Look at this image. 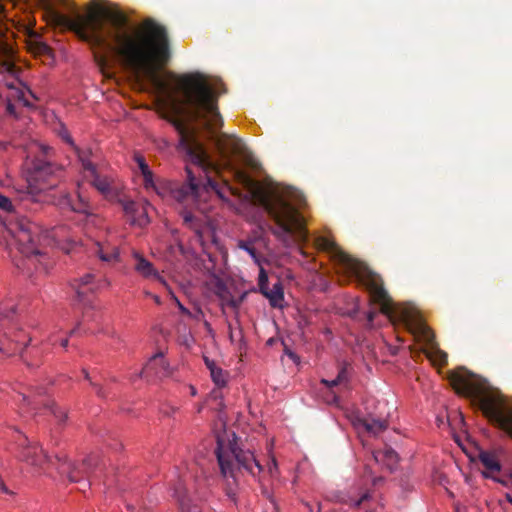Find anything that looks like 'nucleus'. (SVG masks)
Masks as SVG:
<instances>
[{
	"label": "nucleus",
	"instance_id": "f257e3e1",
	"mask_svg": "<svg viewBox=\"0 0 512 512\" xmlns=\"http://www.w3.org/2000/svg\"><path fill=\"white\" fill-rule=\"evenodd\" d=\"M36 1L46 7L57 26L73 31L94 48L118 54L136 76L146 77L156 92L170 101L172 115L167 119L179 134V147L188 162L203 171L231 172L273 220L270 231L285 247L307 241L308 231L299 210L283 196L264 191L234 161V157L250 161L251 152L244 141L233 134L218 133L223 126L218 98L226 92L224 85L210 82L199 72H168L167 79L158 75L157 69L171 56L165 27L147 19L141 29L131 33L127 17L101 0H93L86 14L62 0L71 15L55 9L50 0Z\"/></svg>",
	"mask_w": 512,
	"mask_h": 512
},
{
	"label": "nucleus",
	"instance_id": "f03ea898",
	"mask_svg": "<svg viewBox=\"0 0 512 512\" xmlns=\"http://www.w3.org/2000/svg\"><path fill=\"white\" fill-rule=\"evenodd\" d=\"M316 244L319 249L331 253L333 260L369 292L373 303L380 306V312L388 317L393 324H402L417 341L426 346L428 357L438 355L441 362L447 359L446 353L438 348L433 331L424 323L419 311L409 304H395L384 288L382 277L367 265L341 250L338 245L327 237H318Z\"/></svg>",
	"mask_w": 512,
	"mask_h": 512
},
{
	"label": "nucleus",
	"instance_id": "7ed1b4c3",
	"mask_svg": "<svg viewBox=\"0 0 512 512\" xmlns=\"http://www.w3.org/2000/svg\"><path fill=\"white\" fill-rule=\"evenodd\" d=\"M68 240V230L65 226L54 227L40 235L39 227L27 218L10 221L2 235V241L12 262L28 276L32 275L33 270L46 272L48 269L46 253L40 248L43 244L60 246Z\"/></svg>",
	"mask_w": 512,
	"mask_h": 512
},
{
	"label": "nucleus",
	"instance_id": "20e7f679",
	"mask_svg": "<svg viewBox=\"0 0 512 512\" xmlns=\"http://www.w3.org/2000/svg\"><path fill=\"white\" fill-rule=\"evenodd\" d=\"M449 380L457 394L470 399L471 404L481 410L490 422L512 438V407L506 404L498 390L465 368L452 372Z\"/></svg>",
	"mask_w": 512,
	"mask_h": 512
},
{
	"label": "nucleus",
	"instance_id": "39448f33",
	"mask_svg": "<svg viewBox=\"0 0 512 512\" xmlns=\"http://www.w3.org/2000/svg\"><path fill=\"white\" fill-rule=\"evenodd\" d=\"M52 148L44 145L38 146V153L34 158L27 162V182L28 190L23 197L24 202L31 203H49V200L37 199L40 195L54 196L58 191L53 192L58 187L63 174L62 165L53 161L50 152Z\"/></svg>",
	"mask_w": 512,
	"mask_h": 512
},
{
	"label": "nucleus",
	"instance_id": "423d86ee",
	"mask_svg": "<svg viewBox=\"0 0 512 512\" xmlns=\"http://www.w3.org/2000/svg\"><path fill=\"white\" fill-rule=\"evenodd\" d=\"M186 173V183L158 182L154 191L162 198L170 195L174 200L182 204L183 208L180 211V215L183 218L184 224L199 233L201 228L200 220L193 214L192 208L197 204L201 185L197 181L194 171L188 165L186 166Z\"/></svg>",
	"mask_w": 512,
	"mask_h": 512
},
{
	"label": "nucleus",
	"instance_id": "0eeeda50",
	"mask_svg": "<svg viewBox=\"0 0 512 512\" xmlns=\"http://www.w3.org/2000/svg\"><path fill=\"white\" fill-rule=\"evenodd\" d=\"M216 456L223 477L232 478L233 483L236 482L237 473L241 469L253 476L262 471V466L251 451L240 449L231 441L226 445L221 438H218Z\"/></svg>",
	"mask_w": 512,
	"mask_h": 512
},
{
	"label": "nucleus",
	"instance_id": "6e6552de",
	"mask_svg": "<svg viewBox=\"0 0 512 512\" xmlns=\"http://www.w3.org/2000/svg\"><path fill=\"white\" fill-rule=\"evenodd\" d=\"M16 318V306L13 304L3 303L0 305V353L6 357L15 355L20 351L21 358L28 367L38 366L37 362L29 360L26 354L21 350L24 336L21 332H17L14 338L7 333V329H11Z\"/></svg>",
	"mask_w": 512,
	"mask_h": 512
},
{
	"label": "nucleus",
	"instance_id": "1a4fd4ad",
	"mask_svg": "<svg viewBox=\"0 0 512 512\" xmlns=\"http://www.w3.org/2000/svg\"><path fill=\"white\" fill-rule=\"evenodd\" d=\"M57 470L60 474H66L70 482H82L83 486H89L98 467V457L90 455L81 464H72L66 456H56Z\"/></svg>",
	"mask_w": 512,
	"mask_h": 512
},
{
	"label": "nucleus",
	"instance_id": "9d476101",
	"mask_svg": "<svg viewBox=\"0 0 512 512\" xmlns=\"http://www.w3.org/2000/svg\"><path fill=\"white\" fill-rule=\"evenodd\" d=\"M16 444V457L19 461L25 462L36 469L43 470L50 464L54 465L38 442L30 441L25 435H21L16 440Z\"/></svg>",
	"mask_w": 512,
	"mask_h": 512
},
{
	"label": "nucleus",
	"instance_id": "9b49d317",
	"mask_svg": "<svg viewBox=\"0 0 512 512\" xmlns=\"http://www.w3.org/2000/svg\"><path fill=\"white\" fill-rule=\"evenodd\" d=\"M39 200H49L50 204H53L61 209H68L76 213L90 214L92 212V205L88 196L86 195L82 183H77V199L73 200L71 195L65 190H59L58 195L54 198L45 195L38 196Z\"/></svg>",
	"mask_w": 512,
	"mask_h": 512
},
{
	"label": "nucleus",
	"instance_id": "f8f14e48",
	"mask_svg": "<svg viewBox=\"0 0 512 512\" xmlns=\"http://www.w3.org/2000/svg\"><path fill=\"white\" fill-rule=\"evenodd\" d=\"M336 501L348 505L351 508L362 509L366 512L375 511L377 505L372 491L360 486H353L345 492L338 493Z\"/></svg>",
	"mask_w": 512,
	"mask_h": 512
},
{
	"label": "nucleus",
	"instance_id": "ddd939ff",
	"mask_svg": "<svg viewBox=\"0 0 512 512\" xmlns=\"http://www.w3.org/2000/svg\"><path fill=\"white\" fill-rule=\"evenodd\" d=\"M171 373L170 366L163 354L157 353L150 358L139 376L149 377L155 375L156 377H167Z\"/></svg>",
	"mask_w": 512,
	"mask_h": 512
},
{
	"label": "nucleus",
	"instance_id": "4468645a",
	"mask_svg": "<svg viewBox=\"0 0 512 512\" xmlns=\"http://www.w3.org/2000/svg\"><path fill=\"white\" fill-rule=\"evenodd\" d=\"M93 252L102 262L112 264L119 261L118 246L107 240L96 241L94 243Z\"/></svg>",
	"mask_w": 512,
	"mask_h": 512
},
{
	"label": "nucleus",
	"instance_id": "2eb2a0df",
	"mask_svg": "<svg viewBox=\"0 0 512 512\" xmlns=\"http://www.w3.org/2000/svg\"><path fill=\"white\" fill-rule=\"evenodd\" d=\"M90 185L93 186L101 195L105 198H113L116 195L115 188L113 186V179L106 175H101L98 170L95 174H91Z\"/></svg>",
	"mask_w": 512,
	"mask_h": 512
},
{
	"label": "nucleus",
	"instance_id": "dca6fc26",
	"mask_svg": "<svg viewBox=\"0 0 512 512\" xmlns=\"http://www.w3.org/2000/svg\"><path fill=\"white\" fill-rule=\"evenodd\" d=\"M359 422L367 432L373 435H378L388 428L387 417L383 416L382 414L376 415L373 413H368V415L360 419Z\"/></svg>",
	"mask_w": 512,
	"mask_h": 512
},
{
	"label": "nucleus",
	"instance_id": "f3484780",
	"mask_svg": "<svg viewBox=\"0 0 512 512\" xmlns=\"http://www.w3.org/2000/svg\"><path fill=\"white\" fill-rule=\"evenodd\" d=\"M136 259L135 270L141 274L143 277H153L158 280L162 284H166L165 280L159 275V273L155 270L153 264L149 262L147 259L139 255L138 253L134 254Z\"/></svg>",
	"mask_w": 512,
	"mask_h": 512
},
{
	"label": "nucleus",
	"instance_id": "a211bd4d",
	"mask_svg": "<svg viewBox=\"0 0 512 512\" xmlns=\"http://www.w3.org/2000/svg\"><path fill=\"white\" fill-rule=\"evenodd\" d=\"M74 149L77 154L78 161L81 164L84 177H86V173L89 175L95 174L97 166L92 161L93 154L91 149H80L78 147H74Z\"/></svg>",
	"mask_w": 512,
	"mask_h": 512
},
{
	"label": "nucleus",
	"instance_id": "6ab92c4d",
	"mask_svg": "<svg viewBox=\"0 0 512 512\" xmlns=\"http://www.w3.org/2000/svg\"><path fill=\"white\" fill-rule=\"evenodd\" d=\"M373 457L376 462L385 465L390 471H392L398 462V454L392 448H385L373 453Z\"/></svg>",
	"mask_w": 512,
	"mask_h": 512
},
{
	"label": "nucleus",
	"instance_id": "aec40b11",
	"mask_svg": "<svg viewBox=\"0 0 512 512\" xmlns=\"http://www.w3.org/2000/svg\"><path fill=\"white\" fill-rule=\"evenodd\" d=\"M263 296L269 300V303L272 307H282L284 291L281 281L278 280L275 284H273L271 289L268 288V290L264 292Z\"/></svg>",
	"mask_w": 512,
	"mask_h": 512
},
{
	"label": "nucleus",
	"instance_id": "412c9836",
	"mask_svg": "<svg viewBox=\"0 0 512 512\" xmlns=\"http://www.w3.org/2000/svg\"><path fill=\"white\" fill-rule=\"evenodd\" d=\"M93 279V275L88 273L81 277L79 280H75L72 284L73 288L76 291L77 298L80 302L85 301V297L87 292H92L94 290L93 287H88L89 284H91V281Z\"/></svg>",
	"mask_w": 512,
	"mask_h": 512
},
{
	"label": "nucleus",
	"instance_id": "4be33fe9",
	"mask_svg": "<svg viewBox=\"0 0 512 512\" xmlns=\"http://www.w3.org/2000/svg\"><path fill=\"white\" fill-rule=\"evenodd\" d=\"M479 460L489 472L494 473L500 471V463L494 453L481 451L479 454Z\"/></svg>",
	"mask_w": 512,
	"mask_h": 512
},
{
	"label": "nucleus",
	"instance_id": "5701e85b",
	"mask_svg": "<svg viewBox=\"0 0 512 512\" xmlns=\"http://www.w3.org/2000/svg\"><path fill=\"white\" fill-rule=\"evenodd\" d=\"M348 382V370L347 367H342L339 371L337 377L331 381L323 379L322 383L325 384L327 387H335L341 384H346Z\"/></svg>",
	"mask_w": 512,
	"mask_h": 512
},
{
	"label": "nucleus",
	"instance_id": "b1692460",
	"mask_svg": "<svg viewBox=\"0 0 512 512\" xmlns=\"http://www.w3.org/2000/svg\"><path fill=\"white\" fill-rule=\"evenodd\" d=\"M41 393V390H37L33 394L19 393V397L21 398L23 404L31 406V410H36L40 404L37 401L36 396L41 395Z\"/></svg>",
	"mask_w": 512,
	"mask_h": 512
},
{
	"label": "nucleus",
	"instance_id": "393cba45",
	"mask_svg": "<svg viewBox=\"0 0 512 512\" xmlns=\"http://www.w3.org/2000/svg\"><path fill=\"white\" fill-rule=\"evenodd\" d=\"M47 409H49L51 411V413L53 414V416L58 420V423L59 424H63L65 423L66 419H67V412L58 407L56 404L54 403H44L43 404Z\"/></svg>",
	"mask_w": 512,
	"mask_h": 512
},
{
	"label": "nucleus",
	"instance_id": "a878e982",
	"mask_svg": "<svg viewBox=\"0 0 512 512\" xmlns=\"http://www.w3.org/2000/svg\"><path fill=\"white\" fill-rule=\"evenodd\" d=\"M211 378L218 387H224L226 385V373L219 367L213 366L211 369Z\"/></svg>",
	"mask_w": 512,
	"mask_h": 512
},
{
	"label": "nucleus",
	"instance_id": "bb28decb",
	"mask_svg": "<svg viewBox=\"0 0 512 512\" xmlns=\"http://www.w3.org/2000/svg\"><path fill=\"white\" fill-rule=\"evenodd\" d=\"M259 292L263 295L268 290V275L264 268H260L258 276Z\"/></svg>",
	"mask_w": 512,
	"mask_h": 512
},
{
	"label": "nucleus",
	"instance_id": "cd10ccee",
	"mask_svg": "<svg viewBox=\"0 0 512 512\" xmlns=\"http://www.w3.org/2000/svg\"><path fill=\"white\" fill-rule=\"evenodd\" d=\"M498 482L510 489V492L505 494V498L510 504H512V471L508 475L498 479Z\"/></svg>",
	"mask_w": 512,
	"mask_h": 512
},
{
	"label": "nucleus",
	"instance_id": "c85d7f7f",
	"mask_svg": "<svg viewBox=\"0 0 512 512\" xmlns=\"http://www.w3.org/2000/svg\"><path fill=\"white\" fill-rule=\"evenodd\" d=\"M134 160L137 163L142 175L149 174V172L151 170H150L148 164L146 163L145 158L141 154L136 153L134 155Z\"/></svg>",
	"mask_w": 512,
	"mask_h": 512
},
{
	"label": "nucleus",
	"instance_id": "c756f323",
	"mask_svg": "<svg viewBox=\"0 0 512 512\" xmlns=\"http://www.w3.org/2000/svg\"><path fill=\"white\" fill-rule=\"evenodd\" d=\"M123 209L126 214H130L132 216H134L135 214H137L139 212V207H138L137 203L134 201H126L123 204Z\"/></svg>",
	"mask_w": 512,
	"mask_h": 512
},
{
	"label": "nucleus",
	"instance_id": "7c9ffc66",
	"mask_svg": "<svg viewBox=\"0 0 512 512\" xmlns=\"http://www.w3.org/2000/svg\"><path fill=\"white\" fill-rule=\"evenodd\" d=\"M143 178H144L145 188L146 189L152 188L154 190L155 186H157V183L154 182L152 171H150L149 174H143Z\"/></svg>",
	"mask_w": 512,
	"mask_h": 512
},
{
	"label": "nucleus",
	"instance_id": "2f4dec72",
	"mask_svg": "<svg viewBox=\"0 0 512 512\" xmlns=\"http://www.w3.org/2000/svg\"><path fill=\"white\" fill-rule=\"evenodd\" d=\"M12 208H13V205H12L11 200L8 197L0 194V209L5 210V211H11Z\"/></svg>",
	"mask_w": 512,
	"mask_h": 512
},
{
	"label": "nucleus",
	"instance_id": "473e14b6",
	"mask_svg": "<svg viewBox=\"0 0 512 512\" xmlns=\"http://www.w3.org/2000/svg\"><path fill=\"white\" fill-rule=\"evenodd\" d=\"M239 247L245 250L252 258H257V251L251 244L246 242H240Z\"/></svg>",
	"mask_w": 512,
	"mask_h": 512
},
{
	"label": "nucleus",
	"instance_id": "72a5a7b5",
	"mask_svg": "<svg viewBox=\"0 0 512 512\" xmlns=\"http://www.w3.org/2000/svg\"><path fill=\"white\" fill-rule=\"evenodd\" d=\"M35 52L39 55H50L51 49L45 43H37L35 47Z\"/></svg>",
	"mask_w": 512,
	"mask_h": 512
},
{
	"label": "nucleus",
	"instance_id": "f704fd0d",
	"mask_svg": "<svg viewBox=\"0 0 512 512\" xmlns=\"http://www.w3.org/2000/svg\"><path fill=\"white\" fill-rule=\"evenodd\" d=\"M188 317L196 320V321H203L204 320V312L201 310V308L197 307L194 312L190 311V314L187 315Z\"/></svg>",
	"mask_w": 512,
	"mask_h": 512
},
{
	"label": "nucleus",
	"instance_id": "c9c22d12",
	"mask_svg": "<svg viewBox=\"0 0 512 512\" xmlns=\"http://www.w3.org/2000/svg\"><path fill=\"white\" fill-rule=\"evenodd\" d=\"M207 185L212 189L214 190L219 196H222L221 194V191L219 189V184L213 180L212 178L210 177H207Z\"/></svg>",
	"mask_w": 512,
	"mask_h": 512
},
{
	"label": "nucleus",
	"instance_id": "e433bc0d",
	"mask_svg": "<svg viewBox=\"0 0 512 512\" xmlns=\"http://www.w3.org/2000/svg\"><path fill=\"white\" fill-rule=\"evenodd\" d=\"M95 59H96V61L98 63V66L103 71L104 68L107 65V58H106V56L105 55H97V54H95Z\"/></svg>",
	"mask_w": 512,
	"mask_h": 512
},
{
	"label": "nucleus",
	"instance_id": "4c0bfd02",
	"mask_svg": "<svg viewBox=\"0 0 512 512\" xmlns=\"http://www.w3.org/2000/svg\"><path fill=\"white\" fill-rule=\"evenodd\" d=\"M242 300L243 296L240 299H235L234 297H231L230 299L226 300L225 303L230 307L237 309L240 306Z\"/></svg>",
	"mask_w": 512,
	"mask_h": 512
},
{
	"label": "nucleus",
	"instance_id": "58836bf2",
	"mask_svg": "<svg viewBox=\"0 0 512 512\" xmlns=\"http://www.w3.org/2000/svg\"><path fill=\"white\" fill-rule=\"evenodd\" d=\"M90 384L94 387V389L96 390V393L99 397L105 398L107 396L105 390L101 386H99L98 384H96L94 382H90Z\"/></svg>",
	"mask_w": 512,
	"mask_h": 512
},
{
	"label": "nucleus",
	"instance_id": "ea45409f",
	"mask_svg": "<svg viewBox=\"0 0 512 512\" xmlns=\"http://www.w3.org/2000/svg\"><path fill=\"white\" fill-rule=\"evenodd\" d=\"M377 311L375 310H371L367 313V322H368V325H372L375 317L377 316Z\"/></svg>",
	"mask_w": 512,
	"mask_h": 512
},
{
	"label": "nucleus",
	"instance_id": "a19ab883",
	"mask_svg": "<svg viewBox=\"0 0 512 512\" xmlns=\"http://www.w3.org/2000/svg\"><path fill=\"white\" fill-rule=\"evenodd\" d=\"M226 494L227 496L232 499L233 501H235V496H236V492L235 490L231 487V484L228 483V487L226 489Z\"/></svg>",
	"mask_w": 512,
	"mask_h": 512
},
{
	"label": "nucleus",
	"instance_id": "79ce46f5",
	"mask_svg": "<svg viewBox=\"0 0 512 512\" xmlns=\"http://www.w3.org/2000/svg\"><path fill=\"white\" fill-rule=\"evenodd\" d=\"M175 302H176V305L178 306L179 310L183 314H185V315L190 314V311L185 306H183V304L176 297H175Z\"/></svg>",
	"mask_w": 512,
	"mask_h": 512
},
{
	"label": "nucleus",
	"instance_id": "37998d69",
	"mask_svg": "<svg viewBox=\"0 0 512 512\" xmlns=\"http://www.w3.org/2000/svg\"><path fill=\"white\" fill-rule=\"evenodd\" d=\"M0 491L5 494H11L12 492L8 489L2 478H0Z\"/></svg>",
	"mask_w": 512,
	"mask_h": 512
},
{
	"label": "nucleus",
	"instance_id": "c03bdc74",
	"mask_svg": "<svg viewBox=\"0 0 512 512\" xmlns=\"http://www.w3.org/2000/svg\"><path fill=\"white\" fill-rule=\"evenodd\" d=\"M6 110L10 115H16L15 106L11 102L7 103Z\"/></svg>",
	"mask_w": 512,
	"mask_h": 512
},
{
	"label": "nucleus",
	"instance_id": "a18cd8bd",
	"mask_svg": "<svg viewBox=\"0 0 512 512\" xmlns=\"http://www.w3.org/2000/svg\"><path fill=\"white\" fill-rule=\"evenodd\" d=\"M205 364L210 372L213 366H216V364L213 361L209 360L208 358H205Z\"/></svg>",
	"mask_w": 512,
	"mask_h": 512
},
{
	"label": "nucleus",
	"instance_id": "49530a36",
	"mask_svg": "<svg viewBox=\"0 0 512 512\" xmlns=\"http://www.w3.org/2000/svg\"><path fill=\"white\" fill-rule=\"evenodd\" d=\"M63 139L70 143L71 145H74L73 141H72V138L68 135V133H65V135H63Z\"/></svg>",
	"mask_w": 512,
	"mask_h": 512
},
{
	"label": "nucleus",
	"instance_id": "de8ad7c7",
	"mask_svg": "<svg viewBox=\"0 0 512 512\" xmlns=\"http://www.w3.org/2000/svg\"><path fill=\"white\" fill-rule=\"evenodd\" d=\"M202 322H203V324H204V326H205L206 330H207L208 332H212V327H211L210 323H209L208 321H206L205 319H204Z\"/></svg>",
	"mask_w": 512,
	"mask_h": 512
},
{
	"label": "nucleus",
	"instance_id": "09e8293b",
	"mask_svg": "<svg viewBox=\"0 0 512 512\" xmlns=\"http://www.w3.org/2000/svg\"><path fill=\"white\" fill-rule=\"evenodd\" d=\"M152 298H153V300L155 301V303H157V304H160V303H161V300H160V297H159V296H157V295H153V296H152Z\"/></svg>",
	"mask_w": 512,
	"mask_h": 512
},
{
	"label": "nucleus",
	"instance_id": "8fccbe9b",
	"mask_svg": "<svg viewBox=\"0 0 512 512\" xmlns=\"http://www.w3.org/2000/svg\"><path fill=\"white\" fill-rule=\"evenodd\" d=\"M33 356H38L40 354V350L38 348H33L32 351Z\"/></svg>",
	"mask_w": 512,
	"mask_h": 512
},
{
	"label": "nucleus",
	"instance_id": "3c124183",
	"mask_svg": "<svg viewBox=\"0 0 512 512\" xmlns=\"http://www.w3.org/2000/svg\"><path fill=\"white\" fill-rule=\"evenodd\" d=\"M60 344H61V346H62V347H64V348H65V347H67V346H68V339H67V338H66V339H63V340L61 341V343H60Z\"/></svg>",
	"mask_w": 512,
	"mask_h": 512
},
{
	"label": "nucleus",
	"instance_id": "603ef678",
	"mask_svg": "<svg viewBox=\"0 0 512 512\" xmlns=\"http://www.w3.org/2000/svg\"><path fill=\"white\" fill-rule=\"evenodd\" d=\"M79 325H80V323H78V324H77V327H76V328H74V329H72V330L70 331V333H69V335H70V336H72V335H74V334L76 333V330L78 329Z\"/></svg>",
	"mask_w": 512,
	"mask_h": 512
},
{
	"label": "nucleus",
	"instance_id": "864d4df0",
	"mask_svg": "<svg viewBox=\"0 0 512 512\" xmlns=\"http://www.w3.org/2000/svg\"><path fill=\"white\" fill-rule=\"evenodd\" d=\"M83 374H84L85 379H87V380L90 379L89 373L87 372V370L83 369Z\"/></svg>",
	"mask_w": 512,
	"mask_h": 512
},
{
	"label": "nucleus",
	"instance_id": "5fc2aeb1",
	"mask_svg": "<svg viewBox=\"0 0 512 512\" xmlns=\"http://www.w3.org/2000/svg\"><path fill=\"white\" fill-rule=\"evenodd\" d=\"M140 216L143 218L145 217V222H148L147 217H146V212L144 210L141 212Z\"/></svg>",
	"mask_w": 512,
	"mask_h": 512
},
{
	"label": "nucleus",
	"instance_id": "6e6d98bb",
	"mask_svg": "<svg viewBox=\"0 0 512 512\" xmlns=\"http://www.w3.org/2000/svg\"><path fill=\"white\" fill-rule=\"evenodd\" d=\"M381 480H382L381 478H374L373 479V485H376Z\"/></svg>",
	"mask_w": 512,
	"mask_h": 512
},
{
	"label": "nucleus",
	"instance_id": "4d7b16f0",
	"mask_svg": "<svg viewBox=\"0 0 512 512\" xmlns=\"http://www.w3.org/2000/svg\"><path fill=\"white\" fill-rule=\"evenodd\" d=\"M191 393H192V395H195V394H196V391H195V388H194V387H192V388H191Z\"/></svg>",
	"mask_w": 512,
	"mask_h": 512
},
{
	"label": "nucleus",
	"instance_id": "13d9d810",
	"mask_svg": "<svg viewBox=\"0 0 512 512\" xmlns=\"http://www.w3.org/2000/svg\"><path fill=\"white\" fill-rule=\"evenodd\" d=\"M137 222H138L140 225H142V223H143L142 219H139Z\"/></svg>",
	"mask_w": 512,
	"mask_h": 512
},
{
	"label": "nucleus",
	"instance_id": "bf43d9fd",
	"mask_svg": "<svg viewBox=\"0 0 512 512\" xmlns=\"http://www.w3.org/2000/svg\"><path fill=\"white\" fill-rule=\"evenodd\" d=\"M317 512H320V508H318Z\"/></svg>",
	"mask_w": 512,
	"mask_h": 512
}]
</instances>
